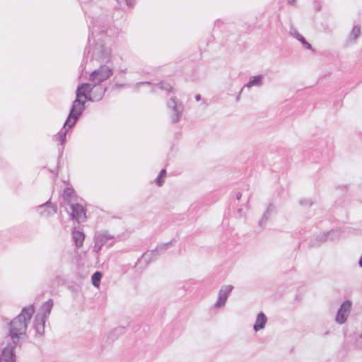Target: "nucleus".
Returning a JSON list of instances; mask_svg holds the SVG:
<instances>
[{
    "label": "nucleus",
    "mask_w": 362,
    "mask_h": 362,
    "mask_svg": "<svg viewBox=\"0 0 362 362\" xmlns=\"http://www.w3.org/2000/svg\"><path fill=\"white\" fill-rule=\"evenodd\" d=\"M263 79L264 76L261 74L251 76L250 78L248 83L243 86V88L241 89V91L243 90L244 88H251L252 86H262L263 84Z\"/></svg>",
    "instance_id": "nucleus-15"
},
{
    "label": "nucleus",
    "mask_w": 362,
    "mask_h": 362,
    "mask_svg": "<svg viewBox=\"0 0 362 362\" xmlns=\"http://www.w3.org/2000/svg\"><path fill=\"white\" fill-rule=\"evenodd\" d=\"M166 175V170L165 169H162L156 179V183L158 186L161 187L164 183L163 177Z\"/></svg>",
    "instance_id": "nucleus-26"
},
{
    "label": "nucleus",
    "mask_w": 362,
    "mask_h": 362,
    "mask_svg": "<svg viewBox=\"0 0 362 362\" xmlns=\"http://www.w3.org/2000/svg\"><path fill=\"white\" fill-rule=\"evenodd\" d=\"M94 20L90 22L89 25V35H88V42H90L91 39H94L95 37V34L97 33H103L105 32V30L103 28L101 30L99 29L98 25H95Z\"/></svg>",
    "instance_id": "nucleus-20"
},
{
    "label": "nucleus",
    "mask_w": 362,
    "mask_h": 362,
    "mask_svg": "<svg viewBox=\"0 0 362 362\" xmlns=\"http://www.w3.org/2000/svg\"><path fill=\"white\" fill-rule=\"evenodd\" d=\"M361 35V27L358 25H354L349 35V40L356 42Z\"/></svg>",
    "instance_id": "nucleus-23"
},
{
    "label": "nucleus",
    "mask_w": 362,
    "mask_h": 362,
    "mask_svg": "<svg viewBox=\"0 0 362 362\" xmlns=\"http://www.w3.org/2000/svg\"><path fill=\"white\" fill-rule=\"evenodd\" d=\"M102 273L100 272H95L91 276L92 284L95 287H98L100 283Z\"/></svg>",
    "instance_id": "nucleus-24"
},
{
    "label": "nucleus",
    "mask_w": 362,
    "mask_h": 362,
    "mask_svg": "<svg viewBox=\"0 0 362 362\" xmlns=\"http://www.w3.org/2000/svg\"><path fill=\"white\" fill-rule=\"evenodd\" d=\"M95 87L96 85L92 82L83 83L78 86L76 91V97L73 102L69 116L64 122V127L67 125L71 127L75 124L85 109V101H83L81 98L88 95V93H91Z\"/></svg>",
    "instance_id": "nucleus-1"
},
{
    "label": "nucleus",
    "mask_w": 362,
    "mask_h": 362,
    "mask_svg": "<svg viewBox=\"0 0 362 362\" xmlns=\"http://www.w3.org/2000/svg\"><path fill=\"white\" fill-rule=\"evenodd\" d=\"M241 195H242V194H241V193H240V192L237 193V194H236V199H237L238 200H239V199L241 198Z\"/></svg>",
    "instance_id": "nucleus-33"
},
{
    "label": "nucleus",
    "mask_w": 362,
    "mask_h": 362,
    "mask_svg": "<svg viewBox=\"0 0 362 362\" xmlns=\"http://www.w3.org/2000/svg\"><path fill=\"white\" fill-rule=\"evenodd\" d=\"M143 85L150 86V85H151V83L150 82H148V81L139 82V83H137L135 84L134 88L138 90L139 87L141 86H143Z\"/></svg>",
    "instance_id": "nucleus-29"
},
{
    "label": "nucleus",
    "mask_w": 362,
    "mask_h": 362,
    "mask_svg": "<svg viewBox=\"0 0 362 362\" xmlns=\"http://www.w3.org/2000/svg\"><path fill=\"white\" fill-rule=\"evenodd\" d=\"M300 204L303 206H310L313 203L310 199H303L300 201Z\"/></svg>",
    "instance_id": "nucleus-30"
},
{
    "label": "nucleus",
    "mask_w": 362,
    "mask_h": 362,
    "mask_svg": "<svg viewBox=\"0 0 362 362\" xmlns=\"http://www.w3.org/2000/svg\"><path fill=\"white\" fill-rule=\"evenodd\" d=\"M160 89L167 90V91H171L173 90V87L168 83L165 82H160L158 84Z\"/></svg>",
    "instance_id": "nucleus-28"
},
{
    "label": "nucleus",
    "mask_w": 362,
    "mask_h": 362,
    "mask_svg": "<svg viewBox=\"0 0 362 362\" xmlns=\"http://www.w3.org/2000/svg\"><path fill=\"white\" fill-rule=\"evenodd\" d=\"M39 214L43 217H48L57 213V206L53 205L50 200L37 206Z\"/></svg>",
    "instance_id": "nucleus-10"
},
{
    "label": "nucleus",
    "mask_w": 362,
    "mask_h": 362,
    "mask_svg": "<svg viewBox=\"0 0 362 362\" xmlns=\"http://www.w3.org/2000/svg\"><path fill=\"white\" fill-rule=\"evenodd\" d=\"M115 86H116V87H119V88H120V87H122L123 86H122V85H121V84H120V85H119V84H116V85H115Z\"/></svg>",
    "instance_id": "nucleus-39"
},
{
    "label": "nucleus",
    "mask_w": 362,
    "mask_h": 362,
    "mask_svg": "<svg viewBox=\"0 0 362 362\" xmlns=\"http://www.w3.org/2000/svg\"><path fill=\"white\" fill-rule=\"evenodd\" d=\"M114 236L106 230L100 231L95 233L94 236L95 244L93 251L97 254L102 249V247L108 243V240H112Z\"/></svg>",
    "instance_id": "nucleus-6"
},
{
    "label": "nucleus",
    "mask_w": 362,
    "mask_h": 362,
    "mask_svg": "<svg viewBox=\"0 0 362 362\" xmlns=\"http://www.w3.org/2000/svg\"><path fill=\"white\" fill-rule=\"evenodd\" d=\"M316 244L315 243H311V246H315Z\"/></svg>",
    "instance_id": "nucleus-40"
},
{
    "label": "nucleus",
    "mask_w": 362,
    "mask_h": 362,
    "mask_svg": "<svg viewBox=\"0 0 362 362\" xmlns=\"http://www.w3.org/2000/svg\"><path fill=\"white\" fill-rule=\"evenodd\" d=\"M69 208L71 209V217L72 219L79 222L81 219L86 218V210L84 208L78 204H69Z\"/></svg>",
    "instance_id": "nucleus-9"
},
{
    "label": "nucleus",
    "mask_w": 362,
    "mask_h": 362,
    "mask_svg": "<svg viewBox=\"0 0 362 362\" xmlns=\"http://www.w3.org/2000/svg\"><path fill=\"white\" fill-rule=\"evenodd\" d=\"M112 74V69L103 64L90 74L89 81L93 84L98 85L101 82L107 80Z\"/></svg>",
    "instance_id": "nucleus-3"
},
{
    "label": "nucleus",
    "mask_w": 362,
    "mask_h": 362,
    "mask_svg": "<svg viewBox=\"0 0 362 362\" xmlns=\"http://www.w3.org/2000/svg\"><path fill=\"white\" fill-rule=\"evenodd\" d=\"M170 244H171V242L160 244V245H158L156 247V249H154L151 251H149V252H146L145 253H144L143 257L145 259L146 262H149L152 261L157 256L165 252L168 250V248Z\"/></svg>",
    "instance_id": "nucleus-8"
},
{
    "label": "nucleus",
    "mask_w": 362,
    "mask_h": 362,
    "mask_svg": "<svg viewBox=\"0 0 362 362\" xmlns=\"http://www.w3.org/2000/svg\"><path fill=\"white\" fill-rule=\"evenodd\" d=\"M70 128L68 125L66 127H63L64 130L62 129L58 134L54 136V139L59 142L61 145H63L66 141V127Z\"/></svg>",
    "instance_id": "nucleus-22"
},
{
    "label": "nucleus",
    "mask_w": 362,
    "mask_h": 362,
    "mask_svg": "<svg viewBox=\"0 0 362 362\" xmlns=\"http://www.w3.org/2000/svg\"><path fill=\"white\" fill-rule=\"evenodd\" d=\"M233 288V286L230 285H226L221 287L218 293V300L215 304L216 308H218L225 305L228 296Z\"/></svg>",
    "instance_id": "nucleus-11"
},
{
    "label": "nucleus",
    "mask_w": 362,
    "mask_h": 362,
    "mask_svg": "<svg viewBox=\"0 0 362 362\" xmlns=\"http://www.w3.org/2000/svg\"><path fill=\"white\" fill-rule=\"evenodd\" d=\"M52 307L53 300L52 299H49L41 306L40 311L42 313H39L38 315H40V317H45V318L47 319L51 313Z\"/></svg>",
    "instance_id": "nucleus-19"
},
{
    "label": "nucleus",
    "mask_w": 362,
    "mask_h": 362,
    "mask_svg": "<svg viewBox=\"0 0 362 362\" xmlns=\"http://www.w3.org/2000/svg\"><path fill=\"white\" fill-rule=\"evenodd\" d=\"M274 213H275V206L271 204L267 206L262 218L259 220V226L263 228L265 226L266 222L269 219L271 215Z\"/></svg>",
    "instance_id": "nucleus-16"
},
{
    "label": "nucleus",
    "mask_w": 362,
    "mask_h": 362,
    "mask_svg": "<svg viewBox=\"0 0 362 362\" xmlns=\"http://www.w3.org/2000/svg\"><path fill=\"white\" fill-rule=\"evenodd\" d=\"M15 344L6 346L1 351V360L4 362H15Z\"/></svg>",
    "instance_id": "nucleus-12"
},
{
    "label": "nucleus",
    "mask_w": 362,
    "mask_h": 362,
    "mask_svg": "<svg viewBox=\"0 0 362 362\" xmlns=\"http://www.w3.org/2000/svg\"><path fill=\"white\" fill-rule=\"evenodd\" d=\"M339 236H340L339 230H332L327 233H323L322 234L318 235L316 237L315 240L319 243H322L326 242L327 240H334L337 238H339Z\"/></svg>",
    "instance_id": "nucleus-13"
},
{
    "label": "nucleus",
    "mask_w": 362,
    "mask_h": 362,
    "mask_svg": "<svg viewBox=\"0 0 362 362\" xmlns=\"http://www.w3.org/2000/svg\"><path fill=\"white\" fill-rule=\"evenodd\" d=\"M357 346L360 348V349H362V334L360 335V337H358V339H357Z\"/></svg>",
    "instance_id": "nucleus-31"
},
{
    "label": "nucleus",
    "mask_w": 362,
    "mask_h": 362,
    "mask_svg": "<svg viewBox=\"0 0 362 362\" xmlns=\"http://www.w3.org/2000/svg\"><path fill=\"white\" fill-rule=\"evenodd\" d=\"M46 319L45 317H40V315H37L34 320V326L36 333L40 336H42L45 332V325Z\"/></svg>",
    "instance_id": "nucleus-14"
},
{
    "label": "nucleus",
    "mask_w": 362,
    "mask_h": 362,
    "mask_svg": "<svg viewBox=\"0 0 362 362\" xmlns=\"http://www.w3.org/2000/svg\"><path fill=\"white\" fill-rule=\"evenodd\" d=\"M74 190L71 188H66L63 192V198L65 201L71 203Z\"/></svg>",
    "instance_id": "nucleus-25"
},
{
    "label": "nucleus",
    "mask_w": 362,
    "mask_h": 362,
    "mask_svg": "<svg viewBox=\"0 0 362 362\" xmlns=\"http://www.w3.org/2000/svg\"><path fill=\"white\" fill-rule=\"evenodd\" d=\"M241 211H242V209H239V210H238V212H239V213H241Z\"/></svg>",
    "instance_id": "nucleus-41"
},
{
    "label": "nucleus",
    "mask_w": 362,
    "mask_h": 362,
    "mask_svg": "<svg viewBox=\"0 0 362 362\" xmlns=\"http://www.w3.org/2000/svg\"><path fill=\"white\" fill-rule=\"evenodd\" d=\"M111 50L104 45L96 43L93 48L91 59H95L101 63L107 62L110 57Z\"/></svg>",
    "instance_id": "nucleus-4"
},
{
    "label": "nucleus",
    "mask_w": 362,
    "mask_h": 362,
    "mask_svg": "<svg viewBox=\"0 0 362 362\" xmlns=\"http://www.w3.org/2000/svg\"><path fill=\"white\" fill-rule=\"evenodd\" d=\"M195 99H196V100H197V101L200 100H201V95H199V94H198V95H197L195 96Z\"/></svg>",
    "instance_id": "nucleus-34"
},
{
    "label": "nucleus",
    "mask_w": 362,
    "mask_h": 362,
    "mask_svg": "<svg viewBox=\"0 0 362 362\" xmlns=\"http://www.w3.org/2000/svg\"><path fill=\"white\" fill-rule=\"evenodd\" d=\"M295 1V0H288V3L291 4Z\"/></svg>",
    "instance_id": "nucleus-37"
},
{
    "label": "nucleus",
    "mask_w": 362,
    "mask_h": 362,
    "mask_svg": "<svg viewBox=\"0 0 362 362\" xmlns=\"http://www.w3.org/2000/svg\"><path fill=\"white\" fill-rule=\"evenodd\" d=\"M100 93H95V92H93V93H88V95L84 96V100L83 101H99L100 100L105 91H106V88H103V87H100Z\"/></svg>",
    "instance_id": "nucleus-18"
},
{
    "label": "nucleus",
    "mask_w": 362,
    "mask_h": 362,
    "mask_svg": "<svg viewBox=\"0 0 362 362\" xmlns=\"http://www.w3.org/2000/svg\"><path fill=\"white\" fill-rule=\"evenodd\" d=\"M358 264H359V266L361 267H362V255L360 257V259H359V262H358Z\"/></svg>",
    "instance_id": "nucleus-35"
},
{
    "label": "nucleus",
    "mask_w": 362,
    "mask_h": 362,
    "mask_svg": "<svg viewBox=\"0 0 362 362\" xmlns=\"http://www.w3.org/2000/svg\"><path fill=\"white\" fill-rule=\"evenodd\" d=\"M168 107L173 110V115L171 116V121L173 123H176L182 117L184 111V106L182 103L177 100L175 97H172L167 103Z\"/></svg>",
    "instance_id": "nucleus-5"
},
{
    "label": "nucleus",
    "mask_w": 362,
    "mask_h": 362,
    "mask_svg": "<svg viewBox=\"0 0 362 362\" xmlns=\"http://www.w3.org/2000/svg\"><path fill=\"white\" fill-rule=\"evenodd\" d=\"M100 87H102V86L96 85V87L93 89V90L91 92V93H93V92H95V93H100V88H99Z\"/></svg>",
    "instance_id": "nucleus-32"
},
{
    "label": "nucleus",
    "mask_w": 362,
    "mask_h": 362,
    "mask_svg": "<svg viewBox=\"0 0 362 362\" xmlns=\"http://www.w3.org/2000/svg\"><path fill=\"white\" fill-rule=\"evenodd\" d=\"M114 241H112L109 245L108 247H111L113 245Z\"/></svg>",
    "instance_id": "nucleus-38"
},
{
    "label": "nucleus",
    "mask_w": 362,
    "mask_h": 362,
    "mask_svg": "<svg viewBox=\"0 0 362 362\" xmlns=\"http://www.w3.org/2000/svg\"><path fill=\"white\" fill-rule=\"evenodd\" d=\"M351 308V302L349 300H345L340 306L337 316L336 322L339 324H344L349 316Z\"/></svg>",
    "instance_id": "nucleus-7"
},
{
    "label": "nucleus",
    "mask_w": 362,
    "mask_h": 362,
    "mask_svg": "<svg viewBox=\"0 0 362 362\" xmlns=\"http://www.w3.org/2000/svg\"><path fill=\"white\" fill-rule=\"evenodd\" d=\"M72 238L75 243V245L77 247H80L83 245L84 239H85V235L83 233L74 230L72 232Z\"/></svg>",
    "instance_id": "nucleus-21"
},
{
    "label": "nucleus",
    "mask_w": 362,
    "mask_h": 362,
    "mask_svg": "<svg viewBox=\"0 0 362 362\" xmlns=\"http://www.w3.org/2000/svg\"><path fill=\"white\" fill-rule=\"evenodd\" d=\"M295 37L305 46V47L308 49H311L312 46L310 43H308L305 39L298 33H295Z\"/></svg>",
    "instance_id": "nucleus-27"
},
{
    "label": "nucleus",
    "mask_w": 362,
    "mask_h": 362,
    "mask_svg": "<svg viewBox=\"0 0 362 362\" xmlns=\"http://www.w3.org/2000/svg\"><path fill=\"white\" fill-rule=\"evenodd\" d=\"M267 322V318L266 315L263 313H259L255 321V323L253 326V329L255 331L257 332L262 329H263Z\"/></svg>",
    "instance_id": "nucleus-17"
},
{
    "label": "nucleus",
    "mask_w": 362,
    "mask_h": 362,
    "mask_svg": "<svg viewBox=\"0 0 362 362\" xmlns=\"http://www.w3.org/2000/svg\"><path fill=\"white\" fill-rule=\"evenodd\" d=\"M33 305L23 308L21 313L8 323L9 337L17 344L21 336L25 335L28 325L34 313Z\"/></svg>",
    "instance_id": "nucleus-2"
},
{
    "label": "nucleus",
    "mask_w": 362,
    "mask_h": 362,
    "mask_svg": "<svg viewBox=\"0 0 362 362\" xmlns=\"http://www.w3.org/2000/svg\"><path fill=\"white\" fill-rule=\"evenodd\" d=\"M85 53H87L88 54H89L90 53V49H88L87 48H86Z\"/></svg>",
    "instance_id": "nucleus-36"
}]
</instances>
